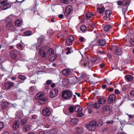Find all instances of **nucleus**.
<instances>
[{"instance_id": "0e129e2a", "label": "nucleus", "mask_w": 134, "mask_h": 134, "mask_svg": "<svg viewBox=\"0 0 134 134\" xmlns=\"http://www.w3.org/2000/svg\"><path fill=\"white\" fill-rule=\"evenodd\" d=\"M55 86V84L54 83H53L51 84V87L53 88Z\"/></svg>"}, {"instance_id": "72a5a7b5", "label": "nucleus", "mask_w": 134, "mask_h": 134, "mask_svg": "<svg viewBox=\"0 0 134 134\" xmlns=\"http://www.w3.org/2000/svg\"><path fill=\"white\" fill-rule=\"evenodd\" d=\"M63 83L64 85H68L69 83V80L67 79H64L63 81Z\"/></svg>"}, {"instance_id": "c756f323", "label": "nucleus", "mask_w": 134, "mask_h": 134, "mask_svg": "<svg viewBox=\"0 0 134 134\" xmlns=\"http://www.w3.org/2000/svg\"><path fill=\"white\" fill-rule=\"evenodd\" d=\"M24 34L26 36H30L32 35V34L31 31H28L25 32L24 33Z\"/></svg>"}, {"instance_id": "f03ea898", "label": "nucleus", "mask_w": 134, "mask_h": 134, "mask_svg": "<svg viewBox=\"0 0 134 134\" xmlns=\"http://www.w3.org/2000/svg\"><path fill=\"white\" fill-rule=\"evenodd\" d=\"M96 126V122L95 121H92L89 123L87 126V127L89 130L92 131L95 129Z\"/></svg>"}, {"instance_id": "052dcab7", "label": "nucleus", "mask_w": 134, "mask_h": 134, "mask_svg": "<svg viewBox=\"0 0 134 134\" xmlns=\"http://www.w3.org/2000/svg\"><path fill=\"white\" fill-rule=\"evenodd\" d=\"M127 90V88L126 87H124L122 89V91L123 92H125Z\"/></svg>"}, {"instance_id": "20e7f679", "label": "nucleus", "mask_w": 134, "mask_h": 134, "mask_svg": "<svg viewBox=\"0 0 134 134\" xmlns=\"http://www.w3.org/2000/svg\"><path fill=\"white\" fill-rule=\"evenodd\" d=\"M117 4L119 5H122L124 6L128 7L130 4L129 0H123L122 1H119L117 2Z\"/></svg>"}, {"instance_id": "4c0bfd02", "label": "nucleus", "mask_w": 134, "mask_h": 134, "mask_svg": "<svg viewBox=\"0 0 134 134\" xmlns=\"http://www.w3.org/2000/svg\"><path fill=\"white\" fill-rule=\"evenodd\" d=\"M16 117L18 119H20L23 115L21 113H20L19 112H17L16 113Z\"/></svg>"}, {"instance_id": "ea45409f", "label": "nucleus", "mask_w": 134, "mask_h": 134, "mask_svg": "<svg viewBox=\"0 0 134 134\" xmlns=\"http://www.w3.org/2000/svg\"><path fill=\"white\" fill-rule=\"evenodd\" d=\"M20 122L22 125H23L27 122V120L25 119H23L20 120Z\"/></svg>"}, {"instance_id": "6ab92c4d", "label": "nucleus", "mask_w": 134, "mask_h": 134, "mask_svg": "<svg viewBox=\"0 0 134 134\" xmlns=\"http://www.w3.org/2000/svg\"><path fill=\"white\" fill-rule=\"evenodd\" d=\"M125 79L128 81H131L133 79V77L130 75H127L125 76Z\"/></svg>"}, {"instance_id": "3c124183", "label": "nucleus", "mask_w": 134, "mask_h": 134, "mask_svg": "<svg viewBox=\"0 0 134 134\" xmlns=\"http://www.w3.org/2000/svg\"><path fill=\"white\" fill-rule=\"evenodd\" d=\"M11 55L12 57L14 59H15L17 57L16 55L14 53H11Z\"/></svg>"}, {"instance_id": "6e6552de", "label": "nucleus", "mask_w": 134, "mask_h": 134, "mask_svg": "<svg viewBox=\"0 0 134 134\" xmlns=\"http://www.w3.org/2000/svg\"><path fill=\"white\" fill-rule=\"evenodd\" d=\"M74 40V37L72 36L68 37L66 39V42L67 44L69 45L72 44V41Z\"/></svg>"}, {"instance_id": "4468645a", "label": "nucleus", "mask_w": 134, "mask_h": 134, "mask_svg": "<svg viewBox=\"0 0 134 134\" xmlns=\"http://www.w3.org/2000/svg\"><path fill=\"white\" fill-rule=\"evenodd\" d=\"M110 109V107L107 105H104L102 107V111L103 112L109 111Z\"/></svg>"}, {"instance_id": "a19ab883", "label": "nucleus", "mask_w": 134, "mask_h": 134, "mask_svg": "<svg viewBox=\"0 0 134 134\" xmlns=\"http://www.w3.org/2000/svg\"><path fill=\"white\" fill-rule=\"evenodd\" d=\"M77 133H80L83 131V130L81 128H80L77 130Z\"/></svg>"}, {"instance_id": "bf43d9fd", "label": "nucleus", "mask_w": 134, "mask_h": 134, "mask_svg": "<svg viewBox=\"0 0 134 134\" xmlns=\"http://www.w3.org/2000/svg\"><path fill=\"white\" fill-rule=\"evenodd\" d=\"M94 24H90L89 25V26L92 28H93L94 27Z\"/></svg>"}, {"instance_id": "4d7b16f0", "label": "nucleus", "mask_w": 134, "mask_h": 134, "mask_svg": "<svg viewBox=\"0 0 134 134\" xmlns=\"http://www.w3.org/2000/svg\"><path fill=\"white\" fill-rule=\"evenodd\" d=\"M3 122H0V129H2L3 126Z\"/></svg>"}, {"instance_id": "6e6d98bb", "label": "nucleus", "mask_w": 134, "mask_h": 134, "mask_svg": "<svg viewBox=\"0 0 134 134\" xmlns=\"http://www.w3.org/2000/svg\"><path fill=\"white\" fill-rule=\"evenodd\" d=\"M114 122V121L113 120L108 121L106 122V123L107 124H112Z\"/></svg>"}, {"instance_id": "0eeeda50", "label": "nucleus", "mask_w": 134, "mask_h": 134, "mask_svg": "<svg viewBox=\"0 0 134 134\" xmlns=\"http://www.w3.org/2000/svg\"><path fill=\"white\" fill-rule=\"evenodd\" d=\"M57 54L54 53V51L51 48V62H53L56 59L57 57Z\"/></svg>"}, {"instance_id": "412c9836", "label": "nucleus", "mask_w": 134, "mask_h": 134, "mask_svg": "<svg viewBox=\"0 0 134 134\" xmlns=\"http://www.w3.org/2000/svg\"><path fill=\"white\" fill-rule=\"evenodd\" d=\"M98 44L100 46H104L106 43V41L104 40H99L98 41Z\"/></svg>"}, {"instance_id": "37998d69", "label": "nucleus", "mask_w": 134, "mask_h": 134, "mask_svg": "<svg viewBox=\"0 0 134 134\" xmlns=\"http://www.w3.org/2000/svg\"><path fill=\"white\" fill-rule=\"evenodd\" d=\"M57 132V130L56 129H54L51 130V134H55Z\"/></svg>"}, {"instance_id": "f8f14e48", "label": "nucleus", "mask_w": 134, "mask_h": 134, "mask_svg": "<svg viewBox=\"0 0 134 134\" xmlns=\"http://www.w3.org/2000/svg\"><path fill=\"white\" fill-rule=\"evenodd\" d=\"M31 125L27 124H25L23 126V131L26 132L29 131L31 130Z\"/></svg>"}, {"instance_id": "4be33fe9", "label": "nucleus", "mask_w": 134, "mask_h": 134, "mask_svg": "<svg viewBox=\"0 0 134 134\" xmlns=\"http://www.w3.org/2000/svg\"><path fill=\"white\" fill-rule=\"evenodd\" d=\"M71 72L70 70L69 69L64 70L62 71L63 74L65 75H67Z\"/></svg>"}, {"instance_id": "7ed1b4c3", "label": "nucleus", "mask_w": 134, "mask_h": 134, "mask_svg": "<svg viewBox=\"0 0 134 134\" xmlns=\"http://www.w3.org/2000/svg\"><path fill=\"white\" fill-rule=\"evenodd\" d=\"M6 28L9 31H14L15 30L14 25L11 22H9L7 24Z\"/></svg>"}, {"instance_id": "79ce46f5", "label": "nucleus", "mask_w": 134, "mask_h": 134, "mask_svg": "<svg viewBox=\"0 0 134 134\" xmlns=\"http://www.w3.org/2000/svg\"><path fill=\"white\" fill-rule=\"evenodd\" d=\"M96 125L98 126H101L103 124V122L101 121H98L97 122H96Z\"/></svg>"}, {"instance_id": "39448f33", "label": "nucleus", "mask_w": 134, "mask_h": 134, "mask_svg": "<svg viewBox=\"0 0 134 134\" xmlns=\"http://www.w3.org/2000/svg\"><path fill=\"white\" fill-rule=\"evenodd\" d=\"M51 91V98H53L56 96L58 94V90L57 88H53Z\"/></svg>"}, {"instance_id": "b1692460", "label": "nucleus", "mask_w": 134, "mask_h": 134, "mask_svg": "<svg viewBox=\"0 0 134 134\" xmlns=\"http://www.w3.org/2000/svg\"><path fill=\"white\" fill-rule=\"evenodd\" d=\"M98 103L100 104H103L106 102V100L104 98H100L98 100Z\"/></svg>"}, {"instance_id": "e2e57ef3", "label": "nucleus", "mask_w": 134, "mask_h": 134, "mask_svg": "<svg viewBox=\"0 0 134 134\" xmlns=\"http://www.w3.org/2000/svg\"><path fill=\"white\" fill-rule=\"evenodd\" d=\"M36 116L35 115H34L33 116H32L31 117L32 119V120H34L36 119Z\"/></svg>"}, {"instance_id": "bb28decb", "label": "nucleus", "mask_w": 134, "mask_h": 134, "mask_svg": "<svg viewBox=\"0 0 134 134\" xmlns=\"http://www.w3.org/2000/svg\"><path fill=\"white\" fill-rule=\"evenodd\" d=\"M105 15L107 18L110 17V15L112 13L111 11L110 10H106L105 12Z\"/></svg>"}, {"instance_id": "7c9ffc66", "label": "nucleus", "mask_w": 134, "mask_h": 134, "mask_svg": "<svg viewBox=\"0 0 134 134\" xmlns=\"http://www.w3.org/2000/svg\"><path fill=\"white\" fill-rule=\"evenodd\" d=\"M111 28V26L109 25H107L104 27V30L105 31H108Z\"/></svg>"}, {"instance_id": "8fccbe9b", "label": "nucleus", "mask_w": 134, "mask_h": 134, "mask_svg": "<svg viewBox=\"0 0 134 134\" xmlns=\"http://www.w3.org/2000/svg\"><path fill=\"white\" fill-rule=\"evenodd\" d=\"M115 93L116 94H119L120 93L119 90L118 89H116L115 90Z\"/></svg>"}, {"instance_id": "49530a36", "label": "nucleus", "mask_w": 134, "mask_h": 134, "mask_svg": "<svg viewBox=\"0 0 134 134\" xmlns=\"http://www.w3.org/2000/svg\"><path fill=\"white\" fill-rule=\"evenodd\" d=\"M79 40L82 42H84L86 40V39L82 37H80L79 38Z\"/></svg>"}, {"instance_id": "338daca9", "label": "nucleus", "mask_w": 134, "mask_h": 134, "mask_svg": "<svg viewBox=\"0 0 134 134\" xmlns=\"http://www.w3.org/2000/svg\"><path fill=\"white\" fill-rule=\"evenodd\" d=\"M130 94L131 96H134V91H132L130 92Z\"/></svg>"}, {"instance_id": "f3484780", "label": "nucleus", "mask_w": 134, "mask_h": 134, "mask_svg": "<svg viewBox=\"0 0 134 134\" xmlns=\"http://www.w3.org/2000/svg\"><path fill=\"white\" fill-rule=\"evenodd\" d=\"M13 128L14 129H17L19 126V124L17 121H14L13 122Z\"/></svg>"}, {"instance_id": "c9c22d12", "label": "nucleus", "mask_w": 134, "mask_h": 134, "mask_svg": "<svg viewBox=\"0 0 134 134\" xmlns=\"http://www.w3.org/2000/svg\"><path fill=\"white\" fill-rule=\"evenodd\" d=\"M98 42L96 40L94 41L91 42V44L93 46H95L98 45Z\"/></svg>"}, {"instance_id": "dca6fc26", "label": "nucleus", "mask_w": 134, "mask_h": 134, "mask_svg": "<svg viewBox=\"0 0 134 134\" xmlns=\"http://www.w3.org/2000/svg\"><path fill=\"white\" fill-rule=\"evenodd\" d=\"M75 111L77 113L81 112L82 110V108L80 106L77 105L74 108Z\"/></svg>"}, {"instance_id": "a18cd8bd", "label": "nucleus", "mask_w": 134, "mask_h": 134, "mask_svg": "<svg viewBox=\"0 0 134 134\" xmlns=\"http://www.w3.org/2000/svg\"><path fill=\"white\" fill-rule=\"evenodd\" d=\"M127 7H126L125 8H122V13L124 16L125 15V12L127 10Z\"/></svg>"}, {"instance_id": "5701e85b", "label": "nucleus", "mask_w": 134, "mask_h": 134, "mask_svg": "<svg viewBox=\"0 0 134 134\" xmlns=\"http://www.w3.org/2000/svg\"><path fill=\"white\" fill-rule=\"evenodd\" d=\"M39 100L38 103L42 104H44L47 101V99L45 98H41Z\"/></svg>"}, {"instance_id": "a878e982", "label": "nucleus", "mask_w": 134, "mask_h": 134, "mask_svg": "<svg viewBox=\"0 0 134 134\" xmlns=\"http://www.w3.org/2000/svg\"><path fill=\"white\" fill-rule=\"evenodd\" d=\"M2 108L3 109L7 108L8 106L9 103L7 102H3L2 104Z\"/></svg>"}, {"instance_id": "2f4dec72", "label": "nucleus", "mask_w": 134, "mask_h": 134, "mask_svg": "<svg viewBox=\"0 0 134 134\" xmlns=\"http://www.w3.org/2000/svg\"><path fill=\"white\" fill-rule=\"evenodd\" d=\"M93 107L96 109H98L100 107V104L98 103H95L93 104Z\"/></svg>"}, {"instance_id": "c03bdc74", "label": "nucleus", "mask_w": 134, "mask_h": 134, "mask_svg": "<svg viewBox=\"0 0 134 134\" xmlns=\"http://www.w3.org/2000/svg\"><path fill=\"white\" fill-rule=\"evenodd\" d=\"M93 104L91 103L89 104L87 108L88 110H90L91 109L93 108Z\"/></svg>"}, {"instance_id": "864d4df0", "label": "nucleus", "mask_w": 134, "mask_h": 134, "mask_svg": "<svg viewBox=\"0 0 134 134\" xmlns=\"http://www.w3.org/2000/svg\"><path fill=\"white\" fill-rule=\"evenodd\" d=\"M35 87V88L36 87V86L33 87V86H31V87L29 89V90L31 92H32L34 90V89Z\"/></svg>"}, {"instance_id": "ddd939ff", "label": "nucleus", "mask_w": 134, "mask_h": 134, "mask_svg": "<svg viewBox=\"0 0 134 134\" xmlns=\"http://www.w3.org/2000/svg\"><path fill=\"white\" fill-rule=\"evenodd\" d=\"M44 94L43 92H39L37 93L35 95V98L37 100H39L44 96Z\"/></svg>"}, {"instance_id": "a211bd4d", "label": "nucleus", "mask_w": 134, "mask_h": 134, "mask_svg": "<svg viewBox=\"0 0 134 134\" xmlns=\"http://www.w3.org/2000/svg\"><path fill=\"white\" fill-rule=\"evenodd\" d=\"M114 53L117 55H120L122 53V50L121 48L119 47L114 51Z\"/></svg>"}, {"instance_id": "680f3d73", "label": "nucleus", "mask_w": 134, "mask_h": 134, "mask_svg": "<svg viewBox=\"0 0 134 134\" xmlns=\"http://www.w3.org/2000/svg\"><path fill=\"white\" fill-rule=\"evenodd\" d=\"M44 52V51L43 50L41 49L39 51V53L40 54V55H41Z\"/></svg>"}, {"instance_id": "9d476101", "label": "nucleus", "mask_w": 134, "mask_h": 134, "mask_svg": "<svg viewBox=\"0 0 134 134\" xmlns=\"http://www.w3.org/2000/svg\"><path fill=\"white\" fill-rule=\"evenodd\" d=\"M116 96L114 94H111L109 97L108 101L110 103H111L115 100Z\"/></svg>"}, {"instance_id": "de8ad7c7", "label": "nucleus", "mask_w": 134, "mask_h": 134, "mask_svg": "<svg viewBox=\"0 0 134 134\" xmlns=\"http://www.w3.org/2000/svg\"><path fill=\"white\" fill-rule=\"evenodd\" d=\"M44 85V91L47 92L49 90V86L48 85Z\"/></svg>"}, {"instance_id": "5fc2aeb1", "label": "nucleus", "mask_w": 134, "mask_h": 134, "mask_svg": "<svg viewBox=\"0 0 134 134\" xmlns=\"http://www.w3.org/2000/svg\"><path fill=\"white\" fill-rule=\"evenodd\" d=\"M50 84V80H48L45 83L43 84V85H49Z\"/></svg>"}, {"instance_id": "e433bc0d", "label": "nucleus", "mask_w": 134, "mask_h": 134, "mask_svg": "<svg viewBox=\"0 0 134 134\" xmlns=\"http://www.w3.org/2000/svg\"><path fill=\"white\" fill-rule=\"evenodd\" d=\"M60 1L61 3L65 4H68L69 3L68 0H60Z\"/></svg>"}, {"instance_id": "69168bd1", "label": "nucleus", "mask_w": 134, "mask_h": 134, "mask_svg": "<svg viewBox=\"0 0 134 134\" xmlns=\"http://www.w3.org/2000/svg\"><path fill=\"white\" fill-rule=\"evenodd\" d=\"M46 54L45 52H44V53H43V54H42V55H41L42 57H44L46 56Z\"/></svg>"}, {"instance_id": "774afa93", "label": "nucleus", "mask_w": 134, "mask_h": 134, "mask_svg": "<svg viewBox=\"0 0 134 134\" xmlns=\"http://www.w3.org/2000/svg\"><path fill=\"white\" fill-rule=\"evenodd\" d=\"M6 2V0H3V1L1 2L0 3L1 4H4V3H5Z\"/></svg>"}, {"instance_id": "603ef678", "label": "nucleus", "mask_w": 134, "mask_h": 134, "mask_svg": "<svg viewBox=\"0 0 134 134\" xmlns=\"http://www.w3.org/2000/svg\"><path fill=\"white\" fill-rule=\"evenodd\" d=\"M130 42L132 46H134V41L133 39H131L130 40Z\"/></svg>"}, {"instance_id": "1a4fd4ad", "label": "nucleus", "mask_w": 134, "mask_h": 134, "mask_svg": "<svg viewBox=\"0 0 134 134\" xmlns=\"http://www.w3.org/2000/svg\"><path fill=\"white\" fill-rule=\"evenodd\" d=\"M14 85L13 82H7L5 84V88L7 90H8L12 87H13Z\"/></svg>"}, {"instance_id": "f704fd0d", "label": "nucleus", "mask_w": 134, "mask_h": 134, "mask_svg": "<svg viewBox=\"0 0 134 134\" xmlns=\"http://www.w3.org/2000/svg\"><path fill=\"white\" fill-rule=\"evenodd\" d=\"M69 112L70 113H72L74 111V107L73 106H70L69 108Z\"/></svg>"}, {"instance_id": "2eb2a0df", "label": "nucleus", "mask_w": 134, "mask_h": 134, "mask_svg": "<svg viewBox=\"0 0 134 134\" xmlns=\"http://www.w3.org/2000/svg\"><path fill=\"white\" fill-rule=\"evenodd\" d=\"M79 121V120L76 118H73L70 121V123L72 125H76Z\"/></svg>"}, {"instance_id": "9b49d317", "label": "nucleus", "mask_w": 134, "mask_h": 134, "mask_svg": "<svg viewBox=\"0 0 134 134\" xmlns=\"http://www.w3.org/2000/svg\"><path fill=\"white\" fill-rule=\"evenodd\" d=\"M42 114L45 116H48L50 114V110L47 108H45L42 110Z\"/></svg>"}, {"instance_id": "f257e3e1", "label": "nucleus", "mask_w": 134, "mask_h": 134, "mask_svg": "<svg viewBox=\"0 0 134 134\" xmlns=\"http://www.w3.org/2000/svg\"><path fill=\"white\" fill-rule=\"evenodd\" d=\"M72 95L71 92L67 90H64L62 92V97L64 99H69L71 97Z\"/></svg>"}, {"instance_id": "cd10ccee", "label": "nucleus", "mask_w": 134, "mask_h": 134, "mask_svg": "<svg viewBox=\"0 0 134 134\" xmlns=\"http://www.w3.org/2000/svg\"><path fill=\"white\" fill-rule=\"evenodd\" d=\"M15 24L16 26L20 27L22 25V22L19 20H17L15 22Z\"/></svg>"}, {"instance_id": "473e14b6", "label": "nucleus", "mask_w": 134, "mask_h": 134, "mask_svg": "<svg viewBox=\"0 0 134 134\" xmlns=\"http://www.w3.org/2000/svg\"><path fill=\"white\" fill-rule=\"evenodd\" d=\"M80 29L82 32L85 31L87 30L86 27L84 25H82L80 27Z\"/></svg>"}, {"instance_id": "c85d7f7f", "label": "nucleus", "mask_w": 134, "mask_h": 134, "mask_svg": "<svg viewBox=\"0 0 134 134\" xmlns=\"http://www.w3.org/2000/svg\"><path fill=\"white\" fill-rule=\"evenodd\" d=\"M93 16V14L92 13L89 12L87 14L86 17L87 20H89Z\"/></svg>"}, {"instance_id": "423d86ee", "label": "nucleus", "mask_w": 134, "mask_h": 134, "mask_svg": "<svg viewBox=\"0 0 134 134\" xmlns=\"http://www.w3.org/2000/svg\"><path fill=\"white\" fill-rule=\"evenodd\" d=\"M72 9V7L71 6L69 5L66 8L65 12L64 13L65 15L66 16L69 15Z\"/></svg>"}, {"instance_id": "aec40b11", "label": "nucleus", "mask_w": 134, "mask_h": 134, "mask_svg": "<svg viewBox=\"0 0 134 134\" xmlns=\"http://www.w3.org/2000/svg\"><path fill=\"white\" fill-rule=\"evenodd\" d=\"M10 7V5L8 4H2L1 5V8L3 10H6Z\"/></svg>"}, {"instance_id": "58836bf2", "label": "nucleus", "mask_w": 134, "mask_h": 134, "mask_svg": "<svg viewBox=\"0 0 134 134\" xmlns=\"http://www.w3.org/2000/svg\"><path fill=\"white\" fill-rule=\"evenodd\" d=\"M18 77L20 79L22 80H25L26 79V77L25 76L22 75H19L18 76Z\"/></svg>"}, {"instance_id": "09e8293b", "label": "nucleus", "mask_w": 134, "mask_h": 134, "mask_svg": "<svg viewBox=\"0 0 134 134\" xmlns=\"http://www.w3.org/2000/svg\"><path fill=\"white\" fill-rule=\"evenodd\" d=\"M83 115V113H81L77 114L76 116L77 117H82Z\"/></svg>"}, {"instance_id": "13d9d810", "label": "nucleus", "mask_w": 134, "mask_h": 134, "mask_svg": "<svg viewBox=\"0 0 134 134\" xmlns=\"http://www.w3.org/2000/svg\"><path fill=\"white\" fill-rule=\"evenodd\" d=\"M94 62H95L98 60H101V58L99 57H98V58H94Z\"/></svg>"}, {"instance_id": "393cba45", "label": "nucleus", "mask_w": 134, "mask_h": 134, "mask_svg": "<svg viewBox=\"0 0 134 134\" xmlns=\"http://www.w3.org/2000/svg\"><path fill=\"white\" fill-rule=\"evenodd\" d=\"M105 10V8L102 7L101 8L98 7L97 8V11L100 14H103Z\"/></svg>"}]
</instances>
